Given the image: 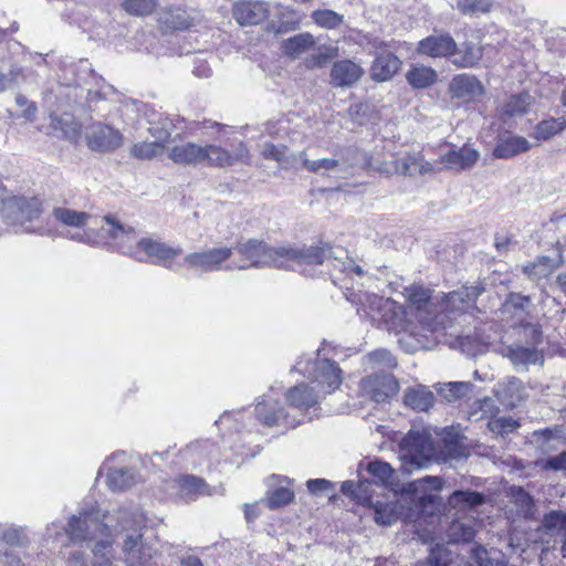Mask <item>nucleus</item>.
<instances>
[{
  "mask_svg": "<svg viewBox=\"0 0 566 566\" xmlns=\"http://www.w3.org/2000/svg\"><path fill=\"white\" fill-rule=\"evenodd\" d=\"M438 395L448 402H455L470 398L474 385L470 381H450L437 385Z\"/></svg>",
  "mask_w": 566,
  "mask_h": 566,
  "instance_id": "f704fd0d",
  "label": "nucleus"
},
{
  "mask_svg": "<svg viewBox=\"0 0 566 566\" xmlns=\"http://www.w3.org/2000/svg\"><path fill=\"white\" fill-rule=\"evenodd\" d=\"M315 44L314 36L308 33H300L283 41L282 49L285 55L296 57Z\"/></svg>",
  "mask_w": 566,
  "mask_h": 566,
  "instance_id": "79ce46f5",
  "label": "nucleus"
},
{
  "mask_svg": "<svg viewBox=\"0 0 566 566\" xmlns=\"http://www.w3.org/2000/svg\"><path fill=\"white\" fill-rule=\"evenodd\" d=\"M531 148L530 142L517 135L505 133L500 135L493 149L495 158L507 159L518 154L526 153Z\"/></svg>",
  "mask_w": 566,
  "mask_h": 566,
  "instance_id": "bb28decb",
  "label": "nucleus"
},
{
  "mask_svg": "<svg viewBox=\"0 0 566 566\" xmlns=\"http://www.w3.org/2000/svg\"><path fill=\"white\" fill-rule=\"evenodd\" d=\"M506 356L518 373L527 371L531 365L544 363L543 354L535 347L511 346L507 348Z\"/></svg>",
  "mask_w": 566,
  "mask_h": 566,
  "instance_id": "cd10ccee",
  "label": "nucleus"
},
{
  "mask_svg": "<svg viewBox=\"0 0 566 566\" xmlns=\"http://www.w3.org/2000/svg\"><path fill=\"white\" fill-rule=\"evenodd\" d=\"M368 472L381 483H389L394 476V469L387 462L375 461L368 464Z\"/></svg>",
  "mask_w": 566,
  "mask_h": 566,
  "instance_id": "69168bd1",
  "label": "nucleus"
},
{
  "mask_svg": "<svg viewBox=\"0 0 566 566\" xmlns=\"http://www.w3.org/2000/svg\"><path fill=\"white\" fill-rule=\"evenodd\" d=\"M298 160L301 167L313 174H325L329 171L342 170L345 167V163L336 158H321L311 160L307 157L306 151L298 154Z\"/></svg>",
  "mask_w": 566,
  "mask_h": 566,
  "instance_id": "4c0bfd02",
  "label": "nucleus"
},
{
  "mask_svg": "<svg viewBox=\"0 0 566 566\" xmlns=\"http://www.w3.org/2000/svg\"><path fill=\"white\" fill-rule=\"evenodd\" d=\"M321 391L306 384H300L286 392V400L291 407L297 409H308L319 402Z\"/></svg>",
  "mask_w": 566,
  "mask_h": 566,
  "instance_id": "2f4dec72",
  "label": "nucleus"
},
{
  "mask_svg": "<svg viewBox=\"0 0 566 566\" xmlns=\"http://www.w3.org/2000/svg\"><path fill=\"white\" fill-rule=\"evenodd\" d=\"M521 427V422L513 417L504 416L491 418L488 421V428L491 432L502 437L513 433Z\"/></svg>",
  "mask_w": 566,
  "mask_h": 566,
  "instance_id": "5fc2aeb1",
  "label": "nucleus"
},
{
  "mask_svg": "<svg viewBox=\"0 0 566 566\" xmlns=\"http://www.w3.org/2000/svg\"><path fill=\"white\" fill-rule=\"evenodd\" d=\"M492 4V0H457L454 8L463 15H476L490 12Z\"/></svg>",
  "mask_w": 566,
  "mask_h": 566,
  "instance_id": "603ef678",
  "label": "nucleus"
},
{
  "mask_svg": "<svg viewBox=\"0 0 566 566\" xmlns=\"http://www.w3.org/2000/svg\"><path fill=\"white\" fill-rule=\"evenodd\" d=\"M104 222L101 227L102 231L116 241L122 253L128 254L139 262L146 261V258L140 255L138 245L142 238L133 227L120 223L115 216H105Z\"/></svg>",
  "mask_w": 566,
  "mask_h": 566,
  "instance_id": "9b49d317",
  "label": "nucleus"
},
{
  "mask_svg": "<svg viewBox=\"0 0 566 566\" xmlns=\"http://www.w3.org/2000/svg\"><path fill=\"white\" fill-rule=\"evenodd\" d=\"M17 206L21 212V218L27 220H33L41 213V202L36 198H20Z\"/></svg>",
  "mask_w": 566,
  "mask_h": 566,
  "instance_id": "e2e57ef3",
  "label": "nucleus"
},
{
  "mask_svg": "<svg viewBox=\"0 0 566 566\" xmlns=\"http://www.w3.org/2000/svg\"><path fill=\"white\" fill-rule=\"evenodd\" d=\"M270 14L266 2L261 0H239L233 6V18L240 25H255Z\"/></svg>",
  "mask_w": 566,
  "mask_h": 566,
  "instance_id": "6ab92c4d",
  "label": "nucleus"
},
{
  "mask_svg": "<svg viewBox=\"0 0 566 566\" xmlns=\"http://www.w3.org/2000/svg\"><path fill=\"white\" fill-rule=\"evenodd\" d=\"M164 146L158 142H143L133 145L130 155L137 159H151L161 154Z\"/></svg>",
  "mask_w": 566,
  "mask_h": 566,
  "instance_id": "bf43d9fd",
  "label": "nucleus"
},
{
  "mask_svg": "<svg viewBox=\"0 0 566 566\" xmlns=\"http://www.w3.org/2000/svg\"><path fill=\"white\" fill-rule=\"evenodd\" d=\"M86 142L92 150L113 151L122 146L123 135L112 126L96 123L87 130Z\"/></svg>",
  "mask_w": 566,
  "mask_h": 566,
  "instance_id": "4468645a",
  "label": "nucleus"
},
{
  "mask_svg": "<svg viewBox=\"0 0 566 566\" xmlns=\"http://www.w3.org/2000/svg\"><path fill=\"white\" fill-rule=\"evenodd\" d=\"M52 214L60 223L76 229L75 231H66L63 234L65 238L86 244H91L93 242L91 235L84 230L88 224V221L92 219L90 213L65 207H57L53 209Z\"/></svg>",
  "mask_w": 566,
  "mask_h": 566,
  "instance_id": "f8f14e48",
  "label": "nucleus"
},
{
  "mask_svg": "<svg viewBox=\"0 0 566 566\" xmlns=\"http://www.w3.org/2000/svg\"><path fill=\"white\" fill-rule=\"evenodd\" d=\"M233 251L232 247L226 245L208 248L188 253L184 263L196 273L218 272L224 269L223 264L230 260Z\"/></svg>",
  "mask_w": 566,
  "mask_h": 566,
  "instance_id": "1a4fd4ad",
  "label": "nucleus"
},
{
  "mask_svg": "<svg viewBox=\"0 0 566 566\" xmlns=\"http://www.w3.org/2000/svg\"><path fill=\"white\" fill-rule=\"evenodd\" d=\"M443 482L439 476L426 475L409 483L408 492L412 501L419 502V511H424L427 503H433L434 496L429 491H440Z\"/></svg>",
  "mask_w": 566,
  "mask_h": 566,
  "instance_id": "b1692460",
  "label": "nucleus"
},
{
  "mask_svg": "<svg viewBox=\"0 0 566 566\" xmlns=\"http://www.w3.org/2000/svg\"><path fill=\"white\" fill-rule=\"evenodd\" d=\"M197 19L195 11L181 7H169L158 13V22L166 31H182L190 29Z\"/></svg>",
  "mask_w": 566,
  "mask_h": 566,
  "instance_id": "4be33fe9",
  "label": "nucleus"
},
{
  "mask_svg": "<svg viewBox=\"0 0 566 566\" xmlns=\"http://www.w3.org/2000/svg\"><path fill=\"white\" fill-rule=\"evenodd\" d=\"M294 369L307 375L314 379L317 387H322L323 395L333 392L342 384V370L335 361L331 359L316 358L314 361H308L305 368L302 367V361H297Z\"/></svg>",
  "mask_w": 566,
  "mask_h": 566,
  "instance_id": "9d476101",
  "label": "nucleus"
},
{
  "mask_svg": "<svg viewBox=\"0 0 566 566\" xmlns=\"http://www.w3.org/2000/svg\"><path fill=\"white\" fill-rule=\"evenodd\" d=\"M485 292L483 284L462 286L457 291L448 294L439 295L437 298L436 313H443L446 315L447 328L452 325V319L449 314L463 313L469 307L473 306L480 295Z\"/></svg>",
  "mask_w": 566,
  "mask_h": 566,
  "instance_id": "6e6552de",
  "label": "nucleus"
},
{
  "mask_svg": "<svg viewBox=\"0 0 566 566\" xmlns=\"http://www.w3.org/2000/svg\"><path fill=\"white\" fill-rule=\"evenodd\" d=\"M531 304V296L523 295L517 292H511L507 294L505 302L503 303V311L514 316H521L528 313Z\"/></svg>",
  "mask_w": 566,
  "mask_h": 566,
  "instance_id": "09e8293b",
  "label": "nucleus"
},
{
  "mask_svg": "<svg viewBox=\"0 0 566 566\" xmlns=\"http://www.w3.org/2000/svg\"><path fill=\"white\" fill-rule=\"evenodd\" d=\"M144 523V515L139 511L118 510L114 532L115 537L124 535L123 554L127 566H150L158 553L153 539L144 537L142 533Z\"/></svg>",
  "mask_w": 566,
  "mask_h": 566,
  "instance_id": "7ed1b4c3",
  "label": "nucleus"
},
{
  "mask_svg": "<svg viewBox=\"0 0 566 566\" xmlns=\"http://www.w3.org/2000/svg\"><path fill=\"white\" fill-rule=\"evenodd\" d=\"M292 480L287 476L271 475L268 479L269 490L265 493V503L270 510H277L293 502L295 494L290 488Z\"/></svg>",
  "mask_w": 566,
  "mask_h": 566,
  "instance_id": "f3484780",
  "label": "nucleus"
},
{
  "mask_svg": "<svg viewBox=\"0 0 566 566\" xmlns=\"http://www.w3.org/2000/svg\"><path fill=\"white\" fill-rule=\"evenodd\" d=\"M566 128V119L564 117H549L541 120L532 133V137L537 140H548L555 135L562 133Z\"/></svg>",
  "mask_w": 566,
  "mask_h": 566,
  "instance_id": "ea45409f",
  "label": "nucleus"
},
{
  "mask_svg": "<svg viewBox=\"0 0 566 566\" xmlns=\"http://www.w3.org/2000/svg\"><path fill=\"white\" fill-rule=\"evenodd\" d=\"M552 260L548 256H542L537 261L523 266V272L531 280H541L552 272Z\"/></svg>",
  "mask_w": 566,
  "mask_h": 566,
  "instance_id": "13d9d810",
  "label": "nucleus"
},
{
  "mask_svg": "<svg viewBox=\"0 0 566 566\" xmlns=\"http://www.w3.org/2000/svg\"><path fill=\"white\" fill-rule=\"evenodd\" d=\"M465 446L458 438H446L437 451L431 437L424 432L410 431L401 443L399 459L403 473H411L429 464L431 459L455 467L465 460Z\"/></svg>",
  "mask_w": 566,
  "mask_h": 566,
  "instance_id": "f03ea898",
  "label": "nucleus"
},
{
  "mask_svg": "<svg viewBox=\"0 0 566 566\" xmlns=\"http://www.w3.org/2000/svg\"><path fill=\"white\" fill-rule=\"evenodd\" d=\"M532 103L533 97L527 92L512 95L504 105V114L509 117H521L527 113Z\"/></svg>",
  "mask_w": 566,
  "mask_h": 566,
  "instance_id": "de8ad7c7",
  "label": "nucleus"
},
{
  "mask_svg": "<svg viewBox=\"0 0 566 566\" xmlns=\"http://www.w3.org/2000/svg\"><path fill=\"white\" fill-rule=\"evenodd\" d=\"M287 147L283 144L274 145L272 143H264L262 147V155L266 159H272L281 164L295 165L298 160V155L292 159L287 157Z\"/></svg>",
  "mask_w": 566,
  "mask_h": 566,
  "instance_id": "864d4df0",
  "label": "nucleus"
},
{
  "mask_svg": "<svg viewBox=\"0 0 566 566\" xmlns=\"http://www.w3.org/2000/svg\"><path fill=\"white\" fill-rule=\"evenodd\" d=\"M171 486L176 490V496L185 502L195 501L208 492L207 483L195 475L179 476L171 482Z\"/></svg>",
  "mask_w": 566,
  "mask_h": 566,
  "instance_id": "a878e982",
  "label": "nucleus"
},
{
  "mask_svg": "<svg viewBox=\"0 0 566 566\" xmlns=\"http://www.w3.org/2000/svg\"><path fill=\"white\" fill-rule=\"evenodd\" d=\"M541 530L549 536L565 535L564 546H566V513L562 511H551L543 516Z\"/></svg>",
  "mask_w": 566,
  "mask_h": 566,
  "instance_id": "58836bf2",
  "label": "nucleus"
},
{
  "mask_svg": "<svg viewBox=\"0 0 566 566\" xmlns=\"http://www.w3.org/2000/svg\"><path fill=\"white\" fill-rule=\"evenodd\" d=\"M374 518L379 525L389 526L397 522L400 515V505L396 502H379L374 505Z\"/></svg>",
  "mask_w": 566,
  "mask_h": 566,
  "instance_id": "37998d69",
  "label": "nucleus"
},
{
  "mask_svg": "<svg viewBox=\"0 0 566 566\" xmlns=\"http://www.w3.org/2000/svg\"><path fill=\"white\" fill-rule=\"evenodd\" d=\"M511 495L522 516L525 520H535L536 507L533 496L521 486L512 488Z\"/></svg>",
  "mask_w": 566,
  "mask_h": 566,
  "instance_id": "c03bdc74",
  "label": "nucleus"
},
{
  "mask_svg": "<svg viewBox=\"0 0 566 566\" xmlns=\"http://www.w3.org/2000/svg\"><path fill=\"white\" fill-rule=\"evenodd\" d=\"M370 311L368 315L374 321L381 322L388 331L398 328L402 323L403 314L400 307L389 298L374 296Z\"/></svg>",
  "mask_w": 566,
  "mask_h": 566,
  "instance_id": "aec40b11",
  "label": "nucleus"
},
{
  "mask_svg": "<svg viewBox=\"0 0 566 566\" xmlns=\"http://www.w3.org/2000/svg\"><path fill=\"white\" fill-rule=\"evenodd\" d=\"M452 562L450 551L443 545L431 548L426 560L418 562L416 566H449Z\"/></svg>",
  "mask_w": 566,
  "mask_h": 566,
  "instance_id": "4d7b16f0",
  "label": "nucleus"
},
{
  "mask_svg": "<svg viewBox=\"0 0 566 566\" xmlns=\"http://www.w3.org/2000/svg\"><path fill=\"white\" fill-rule=\"evenodd\" d=\"M401 61L391 52L379 53L373 62L370 76L377 82L390 80L399 70Z\"/></svg>",
  "mask_w": 566,
  "mask_h": 566,
  "instance_id": "c756f323",
  "label": "nucleus"
},
{
  "mask_svg": "<svg viewBox=\"0 0 566 566\" xmlns=\"http://www.w3.org/2000/svg\"><path fill=\"white\" fill-rule=\"evenodd\" d=\"M433 172V166L419 153H406L399 157V175L405 177L423 176Z\"/></svg>",
  "mask_w": 566,
  "mask_h": 566,
  "instance_id": "c85d7f7f",
  "label": "nucleus"
},
{
  "mask_svg": "<svg viewBox=\"0 0 566 566\" xmlns=\"http://www.w3.org/2000/svg\"><path fill=\"white\" fill-rule=\"evenodd\" d=\"M124 9L135 15H146L153 12L156 0H125Z\"/></svg>",
  "mask_w": 566,
  "mask_h": 566,
  "instance_id": "0e129e2a",
  "label": "nucleus"
},
{
  "mask_svg": "<svg viewBox=\"0 0 566 566\" xmlns=\"http://www.w3.org/2000/svg\"><path fill=\"white\" fill-rule=\"evenodd\" d=\"M497 408L492 398L485 397L474 401L469 411V420L479 421L481 419L494 418L493 415Z\"/></svg>",
  "mask_w": 566,
  "mask_h": 566,
  "instance_id": "6e6d98bb",
  "label": "nucleus"
},
{
  "mask_svg": "<svg viewBox=\"0 0 566 566\" xmlns=\"http://www.w3.org/2000/svg\"><path fill=\"white\" fill-rule=\"evenodd\" d=\"M406 292L408 302L417 307V318L423 328L433 333L447 329L446 315L436 313L439 295L432 296L429 289L419 285H412Z\"/></svg>",
  "mask_w": 566,
  "mask_h": 566,
  "instance_id": "0eeeda50",
  "label": "nucleus"
},
{
  "mask_svg": "<svg viewBox=\"0 0 566 566\" xmlns=\"http://www.w3.org/2000/svg\"><path fill=\"white\" fill-rule=\"evenodd\" d=\"M364 75V69L352 60L336 61L329 73V83L333 87H352Z\"/></svg>",
  "mask_w": 566,
  "mask_h": 566,
  "instance_id": "412c9836",
  "label": "nucleus"
},
{
  "mask_svg": "<svg viewBox=\"0 0 566 566\" xmlns=\"http://www.w3.org/2000/svg\"><path fill=\"white\" fill-rule=\"evenodd\" d=\"M363 364L371 369H394L398 365L392 354L385 348L376 349L364 356Z\"/></svg>",
  "mask_w": 566,
  "mask_h": 566,
  "instance_id": "a18cd8bd",
  "label": "nucleus"
},
{
  "mask_svg": "<svg viewBox=\"0 0 566 566\" xmlns=\"http://www.w3.org/2000/svg\"><path fill=\"white\" fill-rule=\"evenodd\" d=\"M497 395L503 403L516 407L525 399L523 382L516 377H510L499 384Z\"/></svg>",
  "mask_w": 566,
  "mask_h": 566,
  "instance_id": "72a5a7b5",
  "label": "nucleus"
},
{
  "mask_svg": "<svg viewBox=\"0 0 566 566\" xmlns=\"http://www.w3.org/2000/svg\"><path fill=\"white\" fill-rule=\"evenodd\" d=\"M0 541L10 546H20L23 544L24 535L22 530L14 527H0Z\"/></svg>",
  "mask_w": 566,
  "mask_h": 566,
  "instance_id": "774afa93",
  "label": "nucleus"
},
{
  "mask_svg": "<svg viewBox=\"0 0 566 566\" xmlns=\"http://www.w3.org/2000/svg\"><path fill=\"white\" fill-rule=\"evenodd\" d=\"M326 262L321 274H328L335 282L338 276L336 273H346L352 268V260L348 258L347 251L340 247H332L328 244V255H325Z\"/></svg>",
  "mask_w": 566,
  "mask_h": 566,
  "instance_id": "7c9ffc66",
  "label": "nucleus"
},
{
  "mask_svg": "<svg viewBox=\"0 0 566 566\" xmlns=\"http://www.w3.org/2000/svg\"><path fill=\"white\" fill-rule=\"evenodd\" d=\"M312 20L321 28L337 29L344 23V15L334 10H315L311 14Z\"/></svg>",
  "mask_w": 566,
  "mask_h": 566,
  "instance_id": "3c124183",
  "label": "nucleus"
},
{
  "mask_svg": "<svg viewBox=\"0 0 566 566\" xmlns=\"http://www.w3.org/2000/svg\"><path fill=\"white\" fill-rule=\"evenodd\" d=\"M486 502L485 494L472 490H455L448 497V505L459 512H467L483 505Z\"/></svg>",
  "mask_w": 566,
  "mask_h": 566,
  "instance_id": "473e14b6",
  "label": "nucleus"
},
{
  "mask_svg": "<svg viewBox=\"0 0 566 566\" xmlns=\"http://www.w3.org/2000/svg\"><path fill=\"white\" fill-rule=\"evenodd\" d=\"M469 566H494L490 552L481 544H475L469 552Z\"/></svg>",
  "mask_w": 566,
  "mask_h": 566,
  "instance_id": "680f3d73",
  "label": "nucleus"
},
{
  "mask_svg": "<svg viewBox=\"0 0 566 566\" xmlns=\"http://www.w3.org/2000/svg\"><path fill=\"white\" fill-rule=\"evenodd\" d=\"M256 418L268 427L283 426L294 428L303 420L291 417L277 401H260L255 406Z\"/></svg>",
  "mask_w": 566,
  "mask_h": 566,
  "instance_id": "2eb2a0df",
  "label": "nucleus"
},
{
  "mask_svg": "<svg viewBox=\"0 0 566 566\" xmlns=\"http://www.w3.org/2000/svg\"><path fill=\"white\" fill-rule=\"evenodd\" d=\"M138 245L140 255L146 258L145 262L151 261L169 270L172 268V260L182 252L180 247L172 248L154 238H142Z\"/></svg>",
  "mask_w": 566,
  "mask_h": 566,
  "instance_id": "ddd939ff",
  "label": "nucleus"
},
{
  "mask_svg": "<svg viewBox=\"0 0 566 566\" xmlns=\"http://www.w3.org/2000/svg\"><path fill=\"white\" fill-rule=\"evenodd\" d=\"M338 48L334 45L321 46L317 53L307 59V66L311 69L323 67L329 61L338 56Z\"/></svg>",
  "mask_w": 566,
  "mask_h": 566,
  "instance_id": "052dcab7",
  "label": "nucleus"
},
{
  "mask_svg": "<svg viewBox=\"0 0 566 566\" xmlns=\"http://www.w3.org/2000/svg\"><path fill=\"white\" fill-rule=\"evenodd\" d=\"M452 97L465 101H475L485 93L483 84L473 75L459 74L449 85Z\"/></svg>",
  "mask_w": 566,
  "mask_h": 566,
  "instance_id": "5701e85b",
  "label": "nucleus"
},
{
  "mask_svg": "<svg viewBox=\"0 0 566 566\" xmlns=\"http://www.w3.org/2000/svg\"><path fill=\"white\" fill-rule=\"evenodd\" d=\"M482 55V49L469 42L464 43L461 50L457 49V53L451 61L458 67H472L479 63Z\"/></svg>",
  "mask_w": 566,
  "mask_h": 566,
  "instance_id": "49530a36",
  "label": "nucleus"
},
{
  "mask_svg": "<svg viewBox=\"0 0 566 566\" xmlns=\"http://www.w3.org/2000/svg\"><path fill=\"white\" fill-rule=\"evenodd\" d=\"M475 536V530L471 522L453 521L448 528V537L451 543L471 542Z\"/></svg>",
  "mask_w": 566,
  "mask_h": 566,
  "instance_id": "8fccbe9b",
  "label": "nucleus"
},
{
  "mask_svg": "<svg viewBox=\"0 0 566 566\" xmlns=\"http://www.w3.org/2000/svg\"><path fill=\"white\" fill-rule=\"evenodd\" d=\"M417 52L430 57H451L457 53V42L449 33H434L419 41Z\"/></svg>",
  "mask_w": 566,
  "mask_h": 566,
  "instance_id": "a211bd4d",
  "label": "nucleus"
},
{
  "mask_svg": "<svg viewBox=\"0 0 566 566\" xmlns=\"http://www.w3.org/2000/svg\"><path fill=\"white\" fill-rule=\"evenodd\" d=\"M369 167L373 169L379 171L380 174L390 176V175H399V157H394L389 160H378L371 158V160L368 163Z\"/></svg>",
  "mask_w": 566,
  "mask_h": 566,
  "instance_id": "338daca9",
  "label": "nucleus"
},
{
  "mask_svg": "<svg viewBox=\"0 0 566 566\" xmlns=\"http://www.w3.org/2000/svg\"><path fill=\"white\" fill-rule=\"evenodd\" d=\"M247 261L242 264L230 265L227 269L247 270L250 268H275L282 262L283 245L270 247L264 241L249 239L239 241L233 248Z\"/></svg>",
  "mask_w": 566,
  "mask_h": 566,
  "instance_id": "423d86ee",
  "label": "nucleus"
},
{
  "mask_svg": "<svg viewBox=\"0 0 566 566\" xmlns=\"http://www.w3.org/2000/svg\"><path fill=\"white\" fill-rule=\"evenodd\" d=\"M405 403L416 411H427L434 403V395L424 386L409 388L405 392Z\"/></svg>",
  "mask_w": 566,
  "mask_h": 566,
  "instance_id": "e433bc0d",
  "label": "nucleus"
},
{
  "mask_svg": "<svg viewBox=\"0 0 566 566\" xmlns=\"http://www.w3.org/2000/svg\"><path fill=\"white\" fill-rule=\"evenodd\" d=\"M137 482L136 472L127 467L109 468L106 484L112 491H125Z\"/></svg>",
  "mask_w": 566,
  "mask_h": 566,
  "instance_id": "c9c22d12",
  "label": "nucleus"
},
{
  "mask_svg": "<svg viewBox=\"0 0 566 566\" xmlns=\"http://www.w3.org/2000/svg\"><path fill=\"white\" fill-rule=\"evenodd\" d=\"M361 388L373 400L382 402L398 392L399 384L390 374H375L361 380Z\"/></svg>",
  "mask_w": 566,
  "mask_h": 566,
  "instance_id": "dca6fc26",
  "label": "nucleus"
},
{
  "mask_svg": "<svg viewBox=\"0 0 566 566\" xmlns=\"http://www.w3.org/2000/svg\"><path fill=\"white\" fill-rule=\"evenodd\" d=\"M479 157L480 154L475 148L464 145L460 148H451L441 157V161L447 168L461 171L473 167Z\"/></svg>",
  "mask_w": 566,
  "mask_h": 566,
  "instance_id": "393cba45",
  "label": "nucleus"
},
{
  "mask_svg": "<svg viewBox=\"0 0 566 566\" xmlns=\"http://www.w3.org/2000/svg\"><path fill=\"white\" fill-rule=\"evenodd\" d=\"M407 82L413 88H426L437 81V72L429 66H412L406 74Z\"/></svg>",
  "mask_w": 566,
  "mask_h": 566,
  "instance_id": "a19ab883",
  "label": "nucleus"
},
{
  "mask_svg": "<svg viewBox=\"0 0 566 566\" xmlns=\"http://www.w3.org/2000/svg\"><path fill=\"white\" fill-rule=\"evenodd\" d=\"M328 244L321 245H283L282 262L279 270L300 271L304 275H314V269L325 265Z\"/></svg>",
  "mask_w": 566,
  "mask_h": 566,
  "instance_id": "39448f33",
  "label": "nucleus"
},
{
  "mask_svg": "<svg viewBox=\"0 0 566 566\" xmlns=\"http://www.w3.org/2000/svg\"><path fill=\"white\" fill-rule=\"evenodd\" d=\"M247 147L240 143L233 151H229L218 145L205 146L196 143H184L168 150V157L178 165H207L210 167H228L243 163L248 158Z\"/></svg>",
  "mask_w": 566,
  "mask_h": 566,
  "instance_id": "20e7f679",
  "label": "nucleus"
},
{
  "mask_svg": "<svg viewBox=\"0 0 566 566\" xmlns=\"http://www.w3.org/2000/svg\"><path fill=\"white\" fill-rule=\"evenodd\" d=\"M118 511L103 515L96 509L82 510L78 515H73L67 523L65 532L74 543H94L92 547L93 559L90 566H113L114 528ZM66 566H88L85 554L74 551L67 558Z\"/></svg>",
  "mask_w": 566,
  "mask_h": 566,
  "instance_id": "f257e3e1",
  "label": "nucleus"
}]
</instances>
